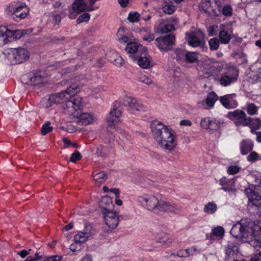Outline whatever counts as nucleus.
<instances>
[{"label": "nucleus", "mask_w": 261, "mask_h": 261, "mask_svg": "<svg viewBox=\"0 0 261 261\" xmlns=\"http://www.w3.org/2000/svg\"><path fill=\"white\" fill-rule=\"evenodd\" d=\"M151 128L153 137L162 148L172 151L176 147V134L172 129L158 122H152Z\"/></svg>", "instance_id": "obj_1"}, {"label": "nucleus", "mask_w": 261, "mask_h": 261, "mask_svg": "<svg viewBox=\"0 0 261 261\" xmlns=\"http://www.w3.org/2000/svg\"><path fill=\"white\" fill-rule=\"evenodd\" d=\"M245 192L249 199V210L256 211V215L261 214V180L258 185L246 188Z\"/></svg>", "instance_id": "obj_2"}, {"label": "nucleus", "mask_w": 261, "mask_h": 261, "mask_svg": "<svg viewBox=\"0 0 261 261\" xmlns=\"http://www.w3.org/2000/svg\"><path fill=\"white\" fill-rule=\"evenodd\" d=\"M7 13L12 16L16 21L25 18L29 13V9L24 3L14 1L9 4L6 7Z\"/></svg>", "instance_id": "obj_3"}, {"label": "nucleus", "mask_w": 261, "mask_h": 261, "mask_svg": "<svg viewBox=\"0 0 261 261\" xmlns=\"http://www.w3.org/2000/svg\"><path fill=\"white\" fill-rule=\"evenodd\" d=\"M46 77L44 71L34 70L21 76V81L25 85L38 86L45 83Z\"/></svg>", "instance_id": "obj_4"}, {"label": "nucleus", "mask_w": 261, "mask_h": 261, "mask_svg": "<svg viewBox=\"0 0 261 261\" xmlns=\"http://www.w3.org/2000/svg\"><path fill=\"white\" fill-rule=\"evenodd\" d=\"M7 58L12 64L22 63L29 58L27 50L22 48H9L6 50Z\"/></svg>", "instance_id": "obj_5"}, {"label": "nucleus", "mask_w": 261, "mask_h": 261, "mask_svg": "<svg viewBox=\"0 0 261 261\" xmlns=\"http://www.w3.org/2000/svg\"><path fill=\"white\" fill-rule=\"evenodd\" d=\"M186 37L189 45L194 47L201 46L203 50L207 49L206 46H203L204 34L201 30L188 32L186 33Z\"/></svg>", "instance_id": "obj_6"}, {"label": "nucleus", "mask_w": 261, "mask_h": 261, "mask_svg": "<svg viewBox=\"0 0 261 261\" xmlns=\"http://www.w3.org/2000/svg\"><path fill=\"white\" fill-rule=\"evenodd\" d=\"M138 201L147 210L158 213L160 200L153 195L141 196L138 197Z\"/></svg>", "instance_id": "obj_7"}, {"label": "nucleus", "mask_w": 261, "mask_h": 261, "mask_svg": "<svg viewBox=\"0 0 261 261\" xmlns=\"http://www.w3.org/2000/svg\"><path fill=\"white\" fill-rule=\"evenodd\" d=\"M79 91V86L75 84H73L68 87L66 90L62 91L59 93H55L49 97V100L51 102H60L59 99H68L71 96L76 94Z\"/></svg>", "instance_id": "obj_8"}, {"label": "nucleus", "mask_w": 261, "mask_h": 261, "mask_svg": "<svg viewBox=\"0 0 261 261\" xmlns=\"http://www.w3.org/2000/svg\"><path fill=\"white\" fill-rule=\"evenodd\" d=\"M226 116L229 119L234 121L236 126H246L249 122V117L241 110H236L227 113Z\"/></svg>", "instance_id": "obj_9"}, {"label": "nucleus", "mask_w": 261, "mask_h": 261, "mask_svg": "<svg viewBox=\"0 0 261 261\" xmlns=\"http://www.w3.org/2000/svg\"><path fill=\"white\" fill-rule=\"evenodd\" d=\"M175 41L174 35L168 34L155 39V44L161 51H167L171 49Z\"/></svg>", "instance_id": "obj_10"}, {"label": "nucleus", "mask_w": 261, "mask_h": 261, "mask_svg": "<svg viewBox=\"0 0 261 261\" xmlns=\"http://www.w3.org/2000/svg\"><path fill=\"white\" fill-rule=\"evenodd\" d=\"M238 74V71L236 68H231L215 81H219L221 86L226 87L237 80Z\"/></svg>", "instance_id": "obj_11"}, {"label": "nucleus", "mask_w": 261, "mask_h": 261, "mask_svg": "<svg viewBox=\"0 0 261 261\" xmlns=\"http://www.w3.org/2000/svg\"><path fill=\"white\" fill-rule=\"evenodd\" d=\"M223 124V122L222 121L208 117L202 118L200 122L201 126L202 128L208 129L211 130L219 129Z\"/></svg>", "instance_id": "obj_12"}, {"label": "nucleus", "mask_w": 261, "mask_h": 261, "mask_svg": "<svg viewBox=\"0 0 261 261\" xmlns=\"http://www.w3.org/2000/svg\"><path fill=\"white\" fill-rule=\"evenodd\" d=\"M146 50V47L135 42H128L125 47V50L129 54V57L134 61H136L139 54L143 50Z\"/></svg>", "instance_id": "obj_13"}, {"label": "nucleus", "mask_w": 261, "mask_h": 261, "mask_svg": "<svg viewBox=\"0 0 261 261\" xmlns=\"http://www.w3.org/2000/svg\"><path fill=\"white\" fill-rule=\"evenodd\" d=\"M65 106L70 114H72L74 116H77V114H79V110L82 106V98L78 96L73 99L67 100Z\"/></svg>", "instance_id": "obj_14"}, {"label": "nucleus", "mask_w": 261, "mask_h": 261, "mask_svg": "<svg viewBox=\"0 0 261 261\" xmlns=\"http://www.w3.org/2000/svg\"><path fill=\"white\" fill-rule=\"evenodd\" d=\"M181 210V207L180 206L160 199V202L158 210V213H156V214H159L162 212L173 213L177 214L180 213Z\"/></svg>", "instance_id": "obj_15"}, {"label": "nucleus", "mask_w": 261, "mask_h": 261, "mask_svg": "<svg viewBox=\"0 0 261 261\" xmlns=\"http://www.w3.org/2000/svg\"><path fill=\"white\" fill-rule=\"evenodd\" d=\"M102 214L105 223L109 228L112 229L116 228L119 221L117 213L110 211L103 212Z\"/></svg>", "instance_id": "obj_16"}, {"label": "nucleus", "mask_w": 261, "mask_h": 261, "mask_svg": "<svg viewBox=\"0 0 261 261\" xmlns=\"http://www.w3.org/2000/svg\"><path fill=\"white\" fill-rule=\"evenodd\" d=\"M219 183L222 187L221 189L224 191L229 193L236 192L233 179H227L226 177L223 176L219 179Z\"/></svg>", "instance_id": "obj_17"}, {"label": "nucleus", "mask_w": 261, "mask_h": 261, "mask_svg": "<svg viewBox=\"0 0 261 261\" xmlns=\"http://www.w3.org/2000/svg\"><path fill=\"white\" fill-rule=\"evenodd\" d=\"M136 60L139 66L143 69H147L150 66L151 57L147 55V49L143 50Z\"/></svg>", "instance_id": "obj_18"}, {"label": "nucleus", "mask_w": 261, "mask_h": 261, "mask_svg": "<svg viewBox=\"0 0 261 261\" xmlns=\"http://www.w3.org/2000/svg\"><path fill=\"white\" fill-rule=\"evenodd\" d=\"M121 116V110L114 108L110 112L108 117V125L109 126H115L119 121Z\"/></svg>", "instance_id": "obj_19"}, {"label": "nucleus", "mask_w": 261, "mask_h": 261, "mask_svg": "<svg viewBox=\"0 0 261 261\" xmlns=\"http://www.w3.org/2000/svg\"><path fill=\"white\" fill-rule=\"evenodd\" d=\"M125 101L127 102L128 106L133 111H143L144 108L142 105L137 99L131 97H127L124 100Z\"/></svg>", "instance_id": "obj_20"}, {"label": "nucleus", "mask_w": 261, "mask_h": 261, "mask_svg": "<svg viewBox=\"0 0 261 261\" xmlns=\"http://www.w3.org/2000/svg\"><path fill=\"white\" fill-rule=\"evenodd\" d=\"M76 117L78 118V123L84 125L91 124L95 118L92 114L89 113H81L80 114H77V116Z\"/></svg>", "instance_id": "obj_21"}, {"label": "nucleus", "mask_w": 261, "mask_h": 261, "mask_svg": "<svg viewBox=\"0 0 261 261\" xmlns=\"http://www.w3.org/2000/svg\"><path fill=\"white\" fill-rule=\"evenodd\" d=\"M223 68V65L222 64L216 63L211 65L208 68L209 71L208 72H205V73L208 74L209 77L212 76L214 80L218 79V73L221 72Z\"/></svg>", "instance_id": "obj_22"}, {"label": "nucleus", "mask_w": 261, "mask_h": 261, "mask_svg": "<svg viewBox=\"0 0 261 261\" xmlns=\"http://www.w3.org/2000/svg\"><path fill=\"white\" fill-rule=\"evenodd\" d=\"M100 207L102 209V213L106 211H110L113 206L112 199L108 196L102 197L99 202Z\"/></svg>", "instance_id": "obj_23"}, {"label": "nucleus", "mask_w": 261, "mask_h": 261, "mask_svg": "<svg viewBox=\"0 0 261 261\" xmlns=\"http://www.w3.org/2000/svg\"><path fill=\"white\" fill-rule=\"evenodd\" d=\"M253 148V143L250 140H243L240 143L241 153L243 155H246L250 152Z\"/></svg>", "instance_id": "obj_24"}, {"label": "nucleus", "mask_w": 261, "mask_h": 261, "mask_svg": "<svg viewBox=\"0 0 261 261\" xmlns=\"http://www.w3.org/2000/svg\"><path fill=\"white\" fill-rule=\"evenodd\" d=\"M221 30L219 33V40L222 44H228L232 38L230 34L223 28V24L220 25Z\"/></svg>", "instance_id": "obj_25"}, {"label": "nucleus", "mask_w": 261, "mask_h": 261, "mask_svg": "<svg viewBox=\"0 0 261 261\" xmlns=\"http://www.w3.org/2000/svg\"><path fill=\"white\" fill-rule=\"evenodd\" d=\"M72 7L76 10L77 13H81L84 11H88V3L84 0H76L73 4Z\"/></svg>", "instance_id": "obj_26"}, {"label": "nucleus", "mask_w": 261, "mask_h": 261, "mask_svg": "<svg viewBox=\"0 0 261 261\" xmlns=\"http://www.w3.org/2000/svg\"><path fill=\"white\" fill-rule=\"evenodd\" d=\"M239 251V245L234 242H229L225 249L226 256H233L237 254Z\"/></svg>", "instance_id": "obj_27"}, {"label": "nucleus", "mask_w": 261, "mask_h": 261, "mask_svg": "<svg viewBox=\"0 0 261 261\" xmlns=\"http://www.w3.org/2000/svg\"><path fill=\"white\" fill-rule=\"evenodd\" d=\"M163 11L167 14H171L175 10V6L173 4V2L170 1H165L162 7Z\"/></svg>", "instance_id": "obj_28"}, {"label": "nucleus", "mask_w": 261, "mask_h": 261, "mask_svg": "<svg viewBox=\"0 0 261 261\" xmlns=\"http://www.w3.org/2000/svg\"><path fill=\"white\" fill-rule=\"evenodd\" d=\"M198 60V54L196 51H187L184 62L187 63H196Z\"/></svg>", "instance_id": "obj_29"}, {"label": "nucleus", "mask_w": 261, "mask_h": 261, "mask_svg": "<svg viewBox=\"0 0 261 261\" xmlns=\"http://www.w3.org/2000/svg\"><path fill=\"white\" fill-rule=\"evenodd\" d=\"M26 34L27 31L25 30H15L14 31H11L9 30L7 36L10 38H13V39L16 40L20 39L21 37H22L24 35Z\"/></svg>", "instance_id": "obj_30"}, {"label": "nucleus", "mask_w": 261, "mask_h": 261, "mask_svg": "<svg viewBox=\"0 0 261 261\" xmlns=\"http://www.w3.org/2000/svg\"><path fill=\"white\" fill-rule=\"evenodd\" d=\"M173 51L176 61L184 62L186 54L185 50L181 48H176L173 49Z\"/></svg>", "instance_id": "obj_31"}, {"label": "nucleus", "mask_w": 261, "mask_h": 261, "mask_svg": "<svg viewBox=\"0 0 261 261\" xmlns=\"http://www.w3.org/2000/svg\"><path fill=\"white\" fill-rule=\"evenodd\" d=\"M231 99H232V95L228 94L221 96L220 98V101L225 108L230 109L233 108L230 103Z\"/></svg>", "instance_id": "obj_32"}, {"label": "nucleus", "mask_w": 261, "mask_h": 261, "mask_svg": "<svg viewBox=\"0 0 261 261\" xmlns=\"http://www.w3.org/2000/svg\"><path fill=\"white\" fill-rule=\"evenodd\" d=\"M218 98L217 95L214 92H211L207 95L206 103L208 107H212L218 100Z\"/></svg>", "instance_id": "obj_33"}, {"label": "nucleus", "mask_w": 261, "mask_h": 261, "mask_svg": "<svg viewBox=\"0 0 261 261\" xmlns=\"http://www.w3.org/2000/svg\"><path fill=\"white\" fill-rule=\"evenodd\" d=\"M217 210V206L213 202H208L204 207V212L208 214H214Z\"/></svg>", "instance_id": "obj_34"}, {"label": "nucleus", "mask_w": 261, "mask_h": 261, "mask_svg": "<svg viewBox=\"0 0 261 261\" xmlns=\"http://www.w3.org/2000/svg\"><path fill=\"white\" fill-rule=\"evenodd\" d=\"M249 122L246 126H249L255 128L256 129H258L261 127V119L259 118H252L249 117Z\"/></svg>", "instance_id": "obj_35"}, {"label": "nucleus", "mask_w": 261, "mask_h": 261, "mask_svg": "<svg viewBox=\"0 0 261 261\" xmlns=\"http://www.w3.org/2000/svg\"><path fill=\"white\" fill-rule=\"evenodd\" d=\"M160 28L161 32L163 34L167 33L175 30V28H174L173 25H171V24H170L168 22H166V20L165 21V22L161 24Z\"/></svg>", "instance_id": "obj_36"}, {"label": "nucleus", "mask_w": 261, "mask_h": 261, "mask_svg": "<svg viewBox=\"0 0 261 261\" xmlns=\"http://www.w3.org/2000/svg\"><path fill=\"white\" fill-rule=\"evenodd\" d=\"M163 234L164 236L162 238L158 239V242L164 244L169 245L174 241V239L170 234L166 233H164Z\"/></svg>", "instance_id": "obj_37"}, {"label": "nucleus", "mask_w": 261, "mask_h": 261, "mask_svg": "<svg viewBox=\"0 0 261 261\" xmlns=\"http://www.w3.org/2000/svg\"><path fill=\"white\" fill-rule=\"evenodd\" d=\"M202 9L206 13H210L211 11H214L212 7V3L210 0H204L201 3Z\"/></svg>", "instance_id": "obj_38"}, {"label": "nucleus", "mask_w": 261, "mask_h": 261, "mask_svg": "<svg viewBox=\"0 0 261 261\" xmlns=\"http://www.w3.org/2000/svg\"><path fill=\"white\" fill-rule=\"evenodd\" d=\"M220 41L217 38H213L209 40L208 44L211 50H217L219 47Z\"/></svg>", "instance_id": "obj_39"}, {"label": "nucleus", "mask_w": 261, "mask_h": 261, "mask_svg": "<svg viewBox=\"0 0 261 261\" xmlns=\"http://www.w3.org/2000/svg\"><path fill=\"white\" fill-rule=\"evenodd\" d=\"M246 110L248 114L253 115L257 114L258 107H257L254 103H250L247 105Z\"/></svg>", "instance_id": "obj_40"}, {"label": "nucleus", "mask_w": 261, "mask_h": 261, "mask_svg": "<svg viewBox=\"0 0 261 261\" xmlns=\"http://www.w3.org/2000/svg\"><path fill=\"white\" fill-rule=\"evenodd\" d=\"M140 15L137 12H130L129 13L127 19L130 22H137L140 19Z\"/></svg>", "instance_id": "obj_41"}, {"label": "nucleus", "mask_w": 261, "mask_h": 261, "mask_svg": "<svg viewBox=\"0 0 261 261\" xmlns=\"http://www.w3.org/2000/svg\"><path fill=\"white\" fill-rule=\"evenodd\" d=\"M94 179L99 183L104 182L107 178L106 174L103 172H99L93 175Z\"/></svg>", "instance_id": "obj_42"}, {"label": "nucleus", "mask_w": 261, "mask_h": 261, "mask_svg": "<svg viewBox=\"0 0 261 261\" xmlns=\"http://www.w3.org/2000/svg\"><path fill=\"white\" fill-rule=\"evenodd\" d=\"M112 57L115 58V60H112V63L117 67H120L123 63V58L118 55L116 53H112Z\"/></svg>", "instance_id": "obj_43"}, {"label": "nucleus", "mask_w": 261, "mask_h": 261, "mask_svg": "<svg viewBox=\"0 0 261 261\" xmlns=\"http://www.w3.org/2000/svg\"><path fill=\"white\" fill-rule=\"evenodd\" d=\"M88 239L89 238L87 236H86L84 234V233L82 231H80L77 234H75L74 236V241L80 244L82 243L85 242L88 240Z\"/></svg>", "instance_id": "obj_44"}, {"label": "nucleus", "mask_w": 261, "mask_h": 261, "mask_svg": "<svg viewBox=\"0 0 261 261\" xmlns=\"http://www.w3.org/2000/svg\"><path fill=\"white\" fill-rule=\"evenodd\" d=\"M84 234L88 238L93 235L95 233V230L92 228L91 224H87L85 225V228L82 231Z\"/></svg>", "instance_id": "obj_45"}, {"label": "nucleus", "mask_w": 261, "mask_h": 261, "mask_svg": "<svg viewBox=\"0 0 261 261\" xmlns=\"http://www.w3.org/2000/svg\"><path fill=\"white\" fill-rule=\"evenodd\" d=\"M50 124V122L48 121L42 126L41 133L42 135H45L53 130V128Z\"/></svg>", "instance_id": "obj_46"}, {"label": "nucleus", "mask_w": 261, "mask_h": 261, "mask_svg": "<svg viewBox=\"0 0 261 261\" xmlns=\"http://www.w3.org/2000/svg\"><path fill=\"white\" fill-rule=\"evenodd\" d=\"M224 229L221 226H217L212 230V234L216 237H222L224 235Z\"/></svg>", "instance_id": "obj_47"}, {"label": "nucleus", "mask_w": 261, "mask_h": 261, "mask_svg": "<svg viewBox=\"0 0 261 261\" xmlns=\"http://www.w3.org/2000/svg\"><path fill=\"white\" fill-rule=\"evenodd\" d=\"M90 15L88 13H84L79 16L76 19V22L80 24L83 22H88L89 20Z\"/></svg>", "instance_id": "obj_48"}, {"label": "nucleus", "mask_w": 261, "mask_h": 261, "mask_svg": "<svg viewBox=\"0 0 261 261\" xmlns=\"http://www.w3.org/2000/svg\"><path fill=\"white\" fill-rule=\"evenodd\" d=\"M222 14L225 16H231L232 14V9L230 5L224 6L222 10Z\"/></svg>", "instance_id": "obj_49"}, {"label": "nucleus", "mask_w": 261, "mask_h": 261, "mask_svg": "<svg viewBox=\"0 0 261 261\" xmlns=\"http://www.w3.org/2000/svg\"><path fill=\"white\" fill-rule=\"evenodd\" d=\"M218 27L217 25H212L207 29L208 35L209 36H216L217 34Z\"/></svg>", "instance_id": "obj_50"}, {"label": "nucleus", "mask_w": 261, "mask_h": 261, "mask_svg": "<svg viewBox=\"0 0 261 261\" xmlns=\"http://www.w3.org/2000/svg\"><path fill=\"white\" fill-rule=\"evenodd\" d=\"M241 168L238 166H230L227 169V173L230 175H234L238 173Z\"/></svg>", "instance_id": "obj_51"}, {"label": "nucleus", "mask_w": 261, "mask_h": 261, "mask_svg": "<svg viewBox=\"0 0 261 261\" xmlns=\"http://www.w3.org/2000/svg\"><path fill=\"white\" fill-rule=\"evenodd\" d=\"M81 158L82 155L80 152L78 151H75L74 152L72 153L70 156V161L71 162L75 163L76 161L80 160Z\"/></svg>", "instance_id": "obj_52"}, {"label": "nucleus", "mask_w": 261, "mask_h": 261, "mask_svg": "<svg viewBox=\"0 0 261 261\" xmlns=\"http://www.w3.org/2000/svg\"><path fill=\"white\" fill-rule=\"evenodd\" d=\"M259 159V155L255 151L251 152L247 156V160L250 162H254Z\"/></svg>", "instance_id": "obj_53"}, {"label": "nucleus", "mask_w": 261, "mask_h": 261, "mask_svg": "<svg viewBox=\"0 0 261 261\" xmlns=\"http://www.w3.org/2000/svg\"><path fill=\"white\" fill-rule=\"evenodd\" d=\"M43 258L42 255H40L38 252L35 253V256H29L23 261H39Z\"/></svg>", "instance_id": "obj_54"}, {"label": "nucleus", "mask_w": 261, "mask_h": 261, "mask_svg": "<svg viewBox=\"0 0 261 261\" xmlns=\"http://www.w3.org/2000/svg\"><path fill=\"white\" fill-rule=\"evenodd\" d=\"M139 81L143 83H144L147 85H150L152 83V80L146 76L145 75H141L139 77Z\"/></svg>", "instance_id": "obj_55"}, {"label": "nucleus", "mask_w": 261, "mask_h": 261, "mask_svg": "<svg viewBox=\"0 0 261 261\" xmlns=\"http://www.w3.org/2000/svg\"><path fill=\"white\" fill-rule=\"evenodd\" d=\"M155 38V36L153 33H150V32L146 33L143 36V39L148 42H150L153 41Z\"/></svg>", "instance_id": "obj_56"}, {"label": "nucleus", "mask_w": 261, "mask_h": 261, "mask_svg": "<svg viewBox=\"0 0 261 261\" xmlns=\"http://www.w3.org/2000/svg\"><path fill=\"white\" fill-rule=\"evenodd\" d=\"M7 34L6 35H4L0 36V46H3L5 44L8 43L10 41L9 38H10L8 36Z\"/></svg>", "instance_id": "obj_57"}, {"label": "nucleus", "mask_w": 261, "mask_h": 261, "mask_svg": "<svg viewBox=\"0 0 261 261\" xmlns=\"http://www.w3.org/2000/svg\"><path fill=\"white\" fill-rule=\"evenodd\" d=\"M69 249L72 252L80 250L81 249V244L74 241L70 245Z\"/></svg>", "instance_id": "obj_58"}, {"label": "nucleus", "mask_w": 261, "mask_h": 261, "mask_svg": "<svg viewBox=\"0 0 261 261\" xmlns=\"http://www.w3.org/2000/svg\"><path fill=\"white\" fill-rule=\"evenodd\" d=\"M62 256L60 255H52L48 257L42 261H61L62 259Z\"/></svg>", "instance_id": "obj_59"}, {"label": "nucleus", "mask_w": 261, "mask_h": 261, "mask_svg": "<svg viewBox=\"0 0 261 261\" xmlns=\"http://www.w3.org/2000/svg\"><path fill=\"white\" fill-rule=\"evenodd\" d=\"M166 22H168L171 25H173L174 28H175V25H177L178 23V19L176 17H171L169 18L166 20Z\"/></svg>", "instance_id": "obj_60"}, {"label": "nucleus", "mask_w": 261, "mask_h": 261, "mask_svg": "<svg viewBox=\"0 0 261 261\" xmlns=\"http://www.w3.org/2000/svg\"><path fill=\"white\" fill-rule=\"evenodd\" d=\"M61 20V16L60 14H55L53 18V23L54 25H58Z\"/></svg>", "instance_id": "obj_61"}, {"label": "nucleus", "mask_w": 261, "mask_h": 261, "mask_svg": "<svg viewBox=\"0 0 261 261\" xmlns=\"http://www.w3.org/2000/svg\"><path fill=\"white\" fill-rule=\"evenodd\" d=\"M185 252L187 253V256L193 255L197 251V248L195 246H193L190 248H187L185 250Z\"/></svg>", "instance_id": "obj_62"}, {"label": "nucleus", "mask_w": 261, "mask_h": 261, "mask_svg": "<svg viewBox=\"0 0 261 261\" xmlns=\"http://www.w3.org/2000/svg\"><path fill=\"white\" fill-rule=\"evenodd\" d=\"M79 14H80V13H77L76 10H74V9L72 8V9L70 10L68 17L70 19H74Z\"/></svg>", "instance_id": "obj_63"}, {"label": "nucleus", "mask_w": 261, "mask_h": 261, "mask_svg": "<svg viewBox=\"0 0 261 261\" xmlns=\"http://www.w3.org/2000/svg\"><path fill=\"white\" fill-rule=\"evenodd\" d=\"M31 251V249H30L29 251L25 250H22L18 252L17 254L19 255L21 258H24L30 253L29 251Z\"/></svg>", "instance_id": "obj_64"}]
</instances>
